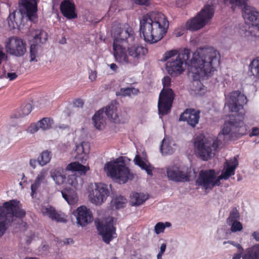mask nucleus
Here are the masks:
<instances>
[{
	"mask_svg": "<svg viewBox=\"0 0 259 259\" xmlns=\"http://www.w3.org/2000/svg\"><path fill=\"white\" fill-rule=\"evenodd\" d=\"M221 56L213 47L198 49L195 52L185 49L179 53L177 50L165 52L162 61H166V69L171 76L182 74L187 68L189 75L193 74L195 79L210 75L217 70L220 63Z\"/></svg>",
	"mask_w": 259,
	"mask_h": 259,
	"instance_id": "f257e3e1",
	"label": "nucleus"
},
{
	"mask_svg": "<svg viewBox=\"0 0 259 259\" xmlns=\"http://www.w3.org/2000/svg\"><path fill=\"white\" fill-rule=\"evenodd\" d=\"M247 102L246 96L240 91L232 92L226 97L225 105L230 111L239 112V118L226 121L216 139L209 136L196 140L194 143L195 152L202 159L207 160L213 156L219 146L227 141L246 134L247 128L243 118L244 114L243 106Z\"/></svg>",
	"mask_w": 259,
	"mask_h": 259,
	"instance_id": "f03ea898",
	"label": "nucleus"
},
{
	"mask_svg": "<svg viewBox=\"0 0 259 259\" xmlns=\"http://www.w3.org/2000/svg\"><path fill=\"white\" fill-rule=\"evenodd\" d=\"M111 35L113 37V52L115 61L122 65L131 64L133 61L128 54V48L125 44L133 43L135 35L132 28L128 24L114 23L111 30Z\"/></svg>",
	"mask_w": 259,
	"mask_h": 259,
	"instance_id": "7ed1b4c3",
	"label": "nucleus"
},
{
	"mask_svg": "<svg viewBox=\"0 0 259 259\" xmlns=\"http://www.w3.org/2000/svg\"><path fill=\"white\" fill-rule=\"evenodd\" d=\"M169 22L164 14L152 12L140 20V33L145 41L154 44L161 40L167 32Z\"/></svg>",
	"mask_w": 259,
	"mask_h": 259,
	"instance_id": "20e7f679",
	"label": "nucleus"
},
{
	"mask_svg": "<svg viewBox=\"0 0 259 259\" xmlns=\"http://www.w3.org/2000/svg\"><path fill=\"white\" fill-rule=\"evenodd\" d=\"M25 214L19 201L12 200L5 202L0 207V237L13 225L18 224L20 229L25 230L27 224L21 220Z\"/></svg>",
	"mask_w": 259,
	"mask_h": 259,
	"instance_id": "39448f33",
	"label": "nucleus"
},
{
	"mask_svg": "<svg viewBox=\"0 0 259 259\" xmlns=\"http://www.w3.org/2000/svg\"><path fill=\"white\" fill-rule=\"evenodd\" d=\"M238 165L237 157L226 160L221 175L217 176L213 169L201 170L196 183L205 190L211 189L214 187L219 186L221 184V180H227L231 176L234 175L235 170Z\"/></svg>",
	"mask_w": 259,
	"mask_h": 259,
	"instance_id": "423d86ee",
	"label": "nucleus"
},
{
	"mask_svg": "<svg viewBox=\"0 0 259 259\" xmlns=\"http://www.w3.org/2000/svg\"><path fill=\"white\" fill-rule=\"evenodd\" d=\"M128 159L121 156L107 162L104 166V170L108 177L119 184H124L134 178V174L126 165Z\"/></svg>",
	"mask_w": 259,
	"mask_h": 259,
	"instance_id": "0eeeda50",
	"label": "nucleus"
},
{
	"mask_svg": "<svg viewBox=\"0 0 259 259\" xmlns=\"http://www.w3.org/2000/svg\"><path fill=\"white\" fill-rule=\"evenodd\" d=\"M242 16L245 22L251 24L247 30H245L244 37L247 39L259 40V11L246 4L242 10Z\"/></svg>",
	"mask_w": 259,
	"mask_h": 259,
	"instance_id": "6e6552de",
	"label": "nucleus"
},
{
	"mask_svg": "<svg viewBox=\"0 0 259 259\" xmlns=\"http://www.w3.org/2000/svg\"><path fill=\"white\" fill-rule=\"evenodd\" d=\"M171 79L168 76H165L162 79L163 89L161 90L159 97L158 108L160 117L167 114L170 112L172 103L174 99V94L172 90L169 88L170 85Z\"/></svg>",
	"mask_w": 259,
	"mask_h": 259,
	"instance_id": "1a4fd4ad",
	"label": "nucleus"
},
{
	"mask_svg": "<svg viewBox=\"0 0 259 259\" xmlns=\"http://www.w3.org/2000/svg\"><path fill=\"white\" fill-rule=\"evenodd\" d=\"M215 0H210L209 4L206 5L199 14L193 19L188 21L186 24V28L191 31L201 29L206 25L211 19L214 14V8L212 2Z\"/></svg>",
	"mask_w": 259,
	"mask_h": 259,
	"instance_id": "9d476101",
	"label": "nucleus"
},
{
	"mask_svg": "<svg viewBox=\"0 0 259 259\" xmlns=\"http://www.w3.org/2000/svg\"><path fill=\"white\" fill-rule=\"evenodd\" d=\"M89 170V166L83 165L78 162H73L68 164L65 169L58 167L52 169L50 174L55 183L58 185H61L66 181V171L67 170L77 171L80 175H84Z\"/></svg>",
	"mask_w": 259,
	"mask_h": 259,
	"instance_id": "9b49d317",
	"label": "nucleus"
},
{
	"mask_svg": "<svg viewBox=\"0 0 259 259\" xmlns=\"http://www.w3.org/2000/svg\"><path fill=\"white\" fill-rule=\"evenodd\" d=\"M89 201L96 205H101L110 194L108 186L103 183H91L87 189Z\"/></svg>",
	"mask_w": 259,
	"mask_h": 259,
	"instance_id": "f8f14e48",
	"label": "nucleus"
},
{
	"mask_svg": "<svg viewBox=\"0 0 259 259\" xmlns=\"http://www.w3.org/2000/svg\"><path fill=\"white\" fill-rule=\"evenodd\" d=\"M116 222V219L109 217L99 221L97 225L99 234L102 236L104 242L107 244H109L117 237L116 228L114 226Z\"/></svg>",
	"mask_w": 259,
	"mask_h": 259,
	"instance_id": "ddd939ff",
	"label": "nucleus"
},
{
	"mask_svg": "<svg viewBox=\"0 0 259 259\" xmlns=\"http://www.w3.org/2000/svg\"><path fill=\"white\" fill-rule=\"evenodd\" d=\"M5 46L8 53L17 57L23 56L26 52L25 42L21 38L16 36L7 38Z\"/></svg>",
	"mask_w": 259,
	"mask_h": 259,
	"instance_id": "4468645a",
	"label": "nucleus"
},
{
	"mask_svg": "<svg viewBox=\"0 0 259 259\" xmlns=\"http://www.w3.org/2000/svg\"><path fill=\"white\" fill-rule=\"evenodd\" d=\"M166 172L168 180L177 182L188 181L190 177L188 168L176 165L168 166Z\"/></svg>",
	"mask_w": 259,
	"mask_h": 259,
	"instance_id": "2eb2a0df",
	"label": "nucleus"
},
{
	"mask_svg": "<svg viewBox=\"0 0 259 259\" xmlns=\"http://www.w3.org/2000/svg\"><path fill=\"white\" fill-rule=\"evenodd\" d=\"M20 5L21 9L18 14L20 12L22 17L25 15L30 21H34L37 10L36 0H21Z\"/></svg>",
	"mask_w": 259,
	"mask_h": 259,
	"instance_id": "dca6fc26",
	"label": "nucleus"
},
{
	"mask_svg": "<svg viewBox=\"0 0 259 259\" xmlns=\"http://www.w3.org/2000/svg\"><path fill=\"white\" fill-rule=\"evenodd\" d=\"M73 214L76 217L77 224L82 227L87 226L93 220L91 211L85 206L78 207L74 211Z\"/></svg>",
	"mask_w": 259,
	"mask_h": 259,
	"instance_id": "f3484780",
	"label": "nucleus"
},
{
	"mask_svg": "<svg viewBox=\"0 0 259 259\" xmlns=\"http://www.w3.org/2000/svg\"><path fill=\"white\" fill-rule=\"evenodd\" d=\"M148 50L145 47L140 45H132L128 47V54L133 62L132 64H136V61L145 56Z\"/></svg>",
	"mask_w": 259,
	"mask_h": 259,
	"instance_id": "a211bd4d",
	"label": "nucleus"
},
{
	"mask_svg": "<svg viewBox=\"0 0 259 259\" xmlns=\"http://www.w3.org/2000/svg\"><path fill=\"white\" fill-rule=\"evenodd\" d=\"M240 218L239 213L236 208L233 209L227 219V224L230 227V230L233 233L241 231L243 229L242 224L238 221Z\"/></svg>",
	"mask_w": 259,
	"mask_h": 259,
	"instance_id": "6ab92c4d",
	"label": "nucleus"
},
{
	"mask_svg": "<svg viewBox=\"0 0 259 259\" xmlns=\"http://www.w3.org/2000/svg\"><path fill=\"white\" fill-rule=\"evenodd\" d=\"M40 210L44 215L49 217L52 220L58 222H65L66 221V216L64 213L56 211L55 208L51 206H42Z\"/></svg>",
	"mask_w": 259,
	"mask_h": 259,
	"instance_id": "aec40b11",
	"label": "nucleus"
},
{
	"mask_svg": "<svg viewBox=\"0 0 259 259\" xmlns=\"http://www.w3.org/2000/svg\"><path fill=\"white\" fill-rule=\"evenodd\" d=\"M146 155L144 151H142L141 153L137 151L134 161L135 164L138 165L142 169H144L148 175H152L153 167L146 160Z\"/></svg>",
	"mask_w": 259,
	"mask_h": 259,
	"instance_id": "412c9836",
	"label": "nucleus"
},
{
	"mask_svg": "<svg viewBox=\"0 0 259 259\" xmlns=\"http://www.w3.org/2000/svg\"><path fill=\"white\" fill-rule=\"evenodd\" d=\"M199 112L194 109H187L181 114L180 120L187 121L191 126H195L199 121Z\"/></svg>",
	"mask_w": 259,
	"mask_h": 259,
	"instance_id": "4be33fe9",
	"label": "nucleus"
},
{
	"mask_svg": "<svg viewBox=\"0 0 259 259\" xmlns=\"http://www.w3.org/2000/svg\"><path fill=\"white\" fill-rule=\"evenodd\" d=\"M48 178V169L43 168L38 172L34 183L31 185V195L32 197H33L34 194L36 192V190L40 187L41 185L46 184L47 183Z\"/></svg>",
	"mask_w": 259,
	"mask_h": 259,
	"instance_id": "5701e85b",
	"label": "nucleus"
},
{
	"mask_svg": "<svg viewBox=\"0 0 259 259\" xmlns=\"http://www.w3.org/2000/svg\"><path fill=\"white\" fill-rule=\"evenodd\" d=\"M215 71L216 70H214L212 71L210 75H206L197 79H195L192 74L189 75L191 76L194 80L193 82L192 83V85H191V94L197 96H202L204 95L206 92V89L199 80L211 76Z\"/></svg>",
	"mask_w": 259,
	"mask_h": 259,
	"instance_id": "b1692460",
	"label": "nucleus"
},
{
	"mask_svg": "<svg viewBox=\"0 0 259 259\" xmlns=\"http://www.w3.org/2000/svg\"><path fill=\"white\" fill-rule=\"evenodd\" d=\"M75 152L76 153L75 158L84 163L88 158V154L90 152L89 144L87 142H82L76 145Z\"/></svg>",
	"mask_w": 259,
	"mask_h": 259,
	"instance_id": "393cba45",
	"label": "nucleus"
},
{
	"mask_svg": "<svg viewBox=\"0 0 259 259\" xmlns=\"http://www.w3.org/2000/svg\"><path fill=\"white\" fill-rule=\"evenodd\" d=\"M60 9L63 16L69 19L77 17L74 5L69 0H65L61 3Z\"/></svg>",
	"mask_w": 259,
	"mask_h": 259,
	"instance_id": "a878e982",
	"label": "nucleus"
},
{
	"mask_svg": "<svg viewBox=\"0 0 259 259\" xmlns=\"http://www.w3.org/2000/svg\"><path fill=\"white\" fill-rule=\"evenodd\" d=\"M30 35L33 37V42L42 44L46 42L48 38L47 32L42 29H31Z\"/></svg>",
	"mask_w": 259,
	"mask_h": 259,
	"instance_id": "bb28decb",
	"label": "nucleus"
},
{
	"mask_svg": "<svg viewBox=\"0 0 259 259\" xmlns=\"http://www.w3.org/2000/svg\"><path fill=\"white\" fill-rule=\"evenodd\" d=\"M93 123L95 127L98 130H102L105 126L106 116L104 109H100L93 117Z\"/></svg>",
	"mask_w": 259,
	"mask_h": 259,
	"instance_id": "cd10ccee",
	"label": "nucleus"
},
{
	"mask_svg": "<svg viewBox=\"0 0 259 259\" xmlns=\"http://www.w3.org/2000/svg\"><path fill=\"white\" fill-rule=\"evenodd\" d=\"M105 116L115 123H119L122 121V119L117 112L116 107L113 104H110L104 109Z\"/></svg>",
	"mask_w": 259,
	"mask_h": 259,
	"instance_id": "c85d7f7f",
	"label": "nucleus"
},
{
	"mask_svg": "<svg viewBox=\"0 0 259 259\" xmlns=\"http://www.w3.org/2000/svg\"><path fill=\"white\" fill-rule=\"evenodd\" d=\"M176 144L169 138H164L162 141L160 150L162 154H171L175 150Z\"/></svg>",
	"mask_w": 259,
	"mask_h": 259,
	"instance_id": "c756f323",
	"label": "nucleus"
},
{
	"mask_svg": "<svg viewBox=\"0 0 259 259\" xmlns=\"http://www.w3.org/2000/svg\"><path fill=\"white\" fill-rule=\"evenodd\" d=\"M63 198L69 205H73L78 201V197L76 193L73 190L65 189L61 191Z\"/></svg>",
	"mask_w": 259,
	"mask_h": 259,
	"instance_id": "7c9ffc66",
	"label": "nucleus"
},
{
	"mask_svg": "<svg viewBox=\"0 0 259 259\" xmlns=\"http://www.w3.org/2000/svg\"><path fill=\"white\" fill-rule=\"evenodd\" d=\"M242 257V259H259V244L246 249Z\"/></svg>",
	"mask_w": 259,
	"mask_h": 259,
	"instance_id": "2f4dec72",
	"label": "nucleus"
},
{
	"mask_svg": "<svg viewBox=\"0 0 259 259\" xmlns=\"http://www.w3.org/2000/svg\"><path fill=\"white\" fill-rule=\"evenodd\" d=\"M83 179L79 176L75 175L69 176L66 184L75 190L80 189L83 184Z\"/></svg>",
	"mask_w": 259,
	"mask_h": 259,
	"instance_id": "473e14b6",
	"label": "nucleus"
},
{
	"mask_svg": "<svg viewBox=\"0 0 259 259\" xmlns=\"http://www.w3.org/2000/svg\"><path fill=\"white\" fill-rule=\"evenodd\" d=\"M32 110L31 105L29 103L23 105L20 110L16 113H14L11 116V119H18L28 115Z\"/></svg>",
	"mask_w": 259,
	"mask_h": 259,
	"instance_id": "72a5a7b5",
	"label": "nucleus"
},
{
	"mask_svg": "<svg viewBox=\"0 0 259 259\" xmlns=\"http://www.w3.org/2000/svg\"><path fill=\"white\" fill-rule=\"evenodd\" d=\"M148 198V196L143 193L134 192L131 195V203L132 205H140Z\"/></svg>",
	"mask_w": 259,
	"mask_h": 259,
	"instance_id": "f704fd0d",
	"label": "nucleus"
},
{
	"mask_svg": "<svg viewBox=\"0 0 259 259\" xmlns=\"http://www.w3.org/2000/svg\"><path fill=\"white\" fill-rule=\"evenodd\" d=\"M52 154L48 150L42 151L37 157V162L41 166H44L49 163L52 158Z\"/></svg>",
	"mask_w": 259,
	"mask_h": 259,
	"instance_id": "c9c22d12",
	"label": "nucleus"
},
{
	"mask_svg": "<svg viewBox=\"0 0 259 259\" xmlns=\"http://www.w3.org/2000/svg\"><path fill=\"white\" fill-rule=\"evenodd\" d=\"M40 44L33 42L30 46V61L37 62L40 53L41 52Z\"/></svg>",
	"mask_w": 259,
	"mask_h": 259,
	"instance_id": "e433bc0d",
	"label": "nucleus"
},
{
	"mask_svg": "<svg viewBox=\"0 0 259 259\" xmlns=\"http://www.w3.org/2000/svg\"><path fill=\"white\" fill-rule=\"evenodd\" d=\"M126 199L123 196L119 195L115 197L111 202L112 208L120 209L125 206Z\"/></svg>",
	"mask_w": 259,
	"mask_h": 259,
	"instance_id": "4c0bfd02",
	"label": "nucleus"
},
{
	"mask_svg": "<svg viewBox=\"0 0 259 259\" xmlns=\"http://www.w3.org/2000/svg\"><path fill=\"white\" fill-rule=\"evenodd\" d=\"M40 129L46 131L51 129L54 124L53 120L47 117L43 118L38 121Z\"/></svg>",
	"mask_w": 259,
	"mask_h": 259,
	"instance_id": "58836bf2",
	"label": "nucleus"
},
{
	"mask_svg": "<svg viewBox=\"0 0 259 259\" xmlns=\"http://www.w3.org/2000/svg\"><path fill=\"white\" fill-rule=\"evenodd\" d=\"M252 74L259 79V58L253 59L249 65Z\"/></svg>",
	"mask_w": 259,
	"mask_h": 259,
	"instance_id": "ea45409f",
	"label": "nucleus"
},
{
	"mask_svg": "<svg viewBox=\"0 0 259 259\" xmlns=\"http://www.w3.org/2000/svg\"><path fill=\"white\" fill-rule=\"evenodd\" d=\"M170 226L171 224L169 222H159L154 227V232L156 234H159L163 232L166 228H168Z\"/></svg>",
	"mask_w": 259,
	"mask_h": 259,
	"instance_id": "a19ab883",
	"label": "nucleus"
},
{
	"mask_svg": "<svg viewBox=\"0 0 259 259\" xmlns=\"http://www.w3.org/2000/svg\"><path fill=\"white\" fill-rule=\"evenodd\" d=\"M139 92V90L134 88H121L119 94L123 96H130L132 95H136Z\"/></svg>",
	"mask_w": 259,
	"mask_h": 259,
	"instance_id": "79ce46f5",
	"label": "nucleus"
},
{
	"mask_svg": "<svg viewBox=\"0 0 259 259\" xmlns=\"http://www.w3.org/2000/svg\"><path fill=\"white\" fill-rule=\"evenodd\" d=\"M8 24L11 28H15L16 26H18V22L15 21V12L11 13L8 18Z\"/></svg>",
	"mask_w": 259,
	"mask_h": 259,
	"instance_id": "37998d69",
	"label": "nucleus"
},
{
	"mask_svg": "<svg viewBox=\"0 0 259 259\" xmlns=\"http://www.w3.org/2000/svg\"><path fill=\"white\" fill-rule=\"evenodd\" d=\"M247 0H225V4H227L229 2L230 4L232 5L233 6H240L246 5V2Z\"/></svg>",
	"mask_w": 259,
	"mask_h": 259,
	"instance_id": "c03bdc74",
	"label": "nucleus"
},
{
	"mask_svg": "<svg viewBox=\"0 0 259 259\" xmlns=\"http://www.w3.org/2000/svg\"><path fill=\"white\" fill-rule=\"evenodd\" d=\"M38 122L31 124L27 128L26 131L31 134H34L38 131L39 129Z\"/></svg>",
	"mask_w": 259,
	"mask_h": 259,
	"instance_id": "a18cd8bd",
	"label": "nucleus"
},
{
	"mask_svg": "<svg viewBox=\"0 0 259 259\" xmlns=\"http://www.w3.org/2000/svg\"><path fill=\"white\" fill-rule=\"evenodd\" d=\"M186 28H185V27L181 26L180 27L178 28L175 30L174 34L176 36L179 37L184 34Z\"/></svg>",
	"mask_w": 259,
	"mask_h": 259,
	"instance_id": "49530a36",
	"label": "nucleus"
},
{
	"mask_svg": "<svg viewBox=\"0 0 259 259\" xmlns=\"http://www.w3.org/2000/svg\"><path fill=\"white\" fill-rule=\"evenodd\" d=\"M226 243H229V244H231V245L236 247L238 249L239 251H241V252H243V248L241 246V245L240 244H238V243H235L234 241H228L227 242H224V244H225Z\"/></svg>",
	"mask_w": 259,
	"mask_h": 259,
	"instance_id": "de8ad7c7",
	"label": "nucleus"
},
{
	"mask_svg": "<svg viewBox=\"0 0 259 259\" xmlns=\"http://www.w3.org/2000/svg\"><path fill=\"white\" fill-rule=\"evenodd\" d=\"M166 249V244L164 243L161 244L160 249L157 254V255H164V252Z\"/></svg>",
	"mask_w": 259,
	"mask_h": 259,
	"instance_id": "09e8293b",
	"label": "nucleus"
},
{
	"mask_svg": "<svg viewBox=\"0 0 259 259\" xmlns=\"http://www.w3.org/2000/svg\"><path fill=\"white\" fill-rule=\"evenodd\" d=\"M18 75L15 72H8L7 74L6 77L12 81L15 79Z\"/></svg>",
	"mask_w": 259,
	"mask_h": 259,
	"instance_id": "8fccbe9b",
	"label": "nucleus"
},
{
	"mask_svg": "<svg viewBox=\"0 0 259 259\" xmlns=\"http://www.w3.org/2000/svg\"><path fill=\"white\" fill-rule=\"evenodd\" d=\"M134 2L140 5H147L149 3V0H133Z\"/></svg>",
	"mask_w": 259,
	"mask_h": 259,
	"instance_id": "3c124183",
	"label": "nucleus"
},
{
	"mask_svg": "<svg viewBox=\"0 0 259 259\" xmlns=\"http://www.w3.org/2000/svg\"><path fill=\"white\" fill-rule=\"evenodd\" d=\"M259 135V127H253L252 129V132L250 133V137L255 136Z\"/></svg>",
	"mask_w": 259,
	"mask_h": 259,
	"instance_id": "603ef678",
	"label": "nucleus"
},
{
	"mask_svg": "<svg viewBox=\"0 0 259 259\" xmlns=\"http://www.w3.org/2000/svg\"><path fill=\"white\" fill-rule=\"evenodd\" d=\"M37 162V159L35 160V159H31L29 160V163L31 167H32L33 169H35L36 167Z\"/></svg>",
	"mask_w": 259,
	"mask_h": 259,
	"instance_id": "864d4df0",
	"label": "nucleus"
},
{
	"mask_svg": "<svg viewBox=\"0 0 259 259\" xmlns=\"http://www.w3.org/2000/svg\"><path fill=\"white\" fill-rule=\"evenodd\" d=\"M7 55L3 52L1 48H0V64L2 62L7 59Z\"/></svg>",
	"mask_w": 259,
	"mask_h": 259,
	"instance_id": "5fc2aeb1",
	"label": "nucleus"
},
{
	"mask_svg": "<svg viewBox=\"0 0 259 259\" xmlns=\"http://www.w3.org/2000/svg\"><path fill=\"white\" fill-rule=\"evenodd\" d=\"M187 4V0H177V5L178 7H181Z\"/></svg>",
	"mask_w": 259,
	"mask_h": 259,
	"instance_id": "6e6d98bb",
	"label": "nucleus"
},
{
	"mask_svg": "<svg viewBox=\"0 0 259 259\" xmlns=\"http://www.w3.org/2000/svg\"><path fill=\"white\" fill-rule=\"evenodd\" d=\"M97 77L96 73L93 71H91L89 74V78L91 81L95 80Z\"/></svg>",
	"mask_w": 259,
	"mask_h": 259,
	"instance_id": "4d7b16f0",
	"label": "nucleus"
},
{
	"mask_svg": "<svg viewBox=\"0 0 259 259\" xmlns=\"http://www.w3.org/2000/svg\"><path fill=\"white\" fill-rule=\"evenodd\" d=\"M252 236L257 241H259V232H254L252 233Z\"/></svg>",
	"mask_w": 259,
	"mask_h": 259,
	"instance_id": "13d9d810",
	"label": "nucleus"
},
{
	"mask_svg": "<svg viewBox=\"0 0 259 259\" xmlns=\"http://www.w3.org/2000/svg\"><path fill=\"white\" fill-rule=\"evenodd\" d=\"M242 252L239 251L238 253L234 254L232 259H240Z\"/></svg>",
	"mask_w": 259,
	"mask_h": 259,
	"instance_id": "bf43d9fd",
	"label": "nucleus"
},
{
	"mask_svg": "<svg viewBox=\"0 0 259 259\" xmlns=\"http://www.w3.org/2000/svg\"><path fill=\"white\" fill-rule=\"evenodd\" d=\"M74 104L77 106H82L83 105V102L81 99H78L75 101Z\"/></svg>",
	"mask_w": 259,
	"mask_h": 259,
	"instance_id": "052dcab7",
	"label": "nucleus"
},
{
	"mask_svg": "<svg viewBox=\"0 0 259 259\" xmlns=\"http://www.w3.org/2000/svg\"><path fill=\"white\" fill-rule=\"evenodd\" d=\"M110 68L111 70H112L113 71H116V70L117 69V66L116 64L115 63H112L110 65Z\"/></svg>",
	"mask_w": 259,
	"mask_h": 259,
	"instance_id": "680f3d73",
	"label": "nucleus"
},
{
	"mask_svg": "<svg viewBox=\"0 0 259 259\" xmlns=\"http://www.w3.org/2000/svg\"><path fill=\"white\" fill-rule=\"evenodd\" d=\"M57 128L60 129H66L68 128V126L66 124L59 125L57 126Z\"/></svg>",
	"mask_w": 259,
	"mask_h": 259,
	"instance_id": "e2e57ef3",
	"label": "nucleus"
},
{
	"mask_svg": "<svg viewBox=\"0 0 259 259\" xmlns=\"http://www.w3.org/2000/svg\"><path fill=\"white\" fill-rule=\"evenodd\" d=\"M115 9L116 8L113 6V4H112L109 8V13L114 12Z\"/></svg>",
	"mask_w": 259,
	"mask_h": 259,
	"instance_id": "0e129e2a",
	"label": "nucleus"
},
{
	"mask_svg": "<svg viewBox=\"0 0 259 259\" xmlns=\"http://www.w3.org/2000/svg\"><path fill=\"white\" fill-rule=\"evenodd\" d=\"M25 259H39V258H36V257H26Z\"/></svg>",
	"mask_w": 259,
	"mask_h": 259,
	"instance_id": "69168bd1",
	"label": "nucleus"
},
{
	"mask_svg": "<svg viewBox=\"0 0 259 259\" xmlns=\"http://www.w3.org/2000/svg\"><path fill=\"white\" fill-rule=\"evenodd\" d=\"M70 242H72V239H68V240H67V243H69Z\"/></svg>",
	"mask_w": 259,
	"mask_h": 259,
	"instance_id": "338daca9",
	"label": "nucleus"
},
{
	"mask_svg": "<svg viewBox=\"0 0 259 259\" xmlns=\"http://www.w3.org/2000/svg\"><path fill=\"white\" fill-rule=\"evenodd\" d=\"M60 42L62 43V44L65 43V40L63 39Z\"/></svg>",
	"mask_w": 259,
	"mask_h": 259,
	"instance_id": "774afa93",
	"label": "nucleus"
}]
</instances>
